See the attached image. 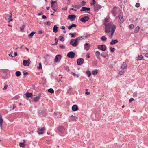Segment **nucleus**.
Instances as JSON below:
<instances>
[{
	"label": "nucleus",
	"mask_w": 148,
	"mask_h": 148,
	"mask_svg": "<svg viewBox=\"0 0 148 148\" xmlns=\"http://www.w3.org/2000/svg\"><path fill=\"white\" fill-rule=\"evenodd\" d=\"M104 25L105 27L104 29L105 32L106 33H109L110 32V29L112 27L113 25H114L113 24L112 22H110L108 23H105Z\"/></svg>",
	"instance_id": "f257e3e1"
},
{
	"label": "nucleus",
	"mask_w": 148,
	"mask_h": 148,
	"mask_svg": "<svg viewBox=\"0 0 148 148\" xmlns=\"http://www.w3.org/2000/svg\"><path fill=\"white\" fill-rule=\"evenodd\" d=\"M80 37L76 38L75 39H72L70 41V44L74 47H76L78 44V41L81 40Z\"/></svg>",
	"instance_id": "f03ea898"
},
{
	"label": "nucleus",
	"mask_w": 148,
	"mask_h": 148,
	"mask_svg": "<svg viewBox=\"0 0 148 148\" xmlns=\"http://www.w3.org/2000/svg\"><path fill=\"white\" fill-rule=\"evenodd\" d=\"M38 113L40 116H46L47 114V112L46 110L45 109H44L42 110L38 111Z\"/></svg>",
	"instance_id": "7ed1b4c3"
},
{
	"label": "nucleus",
	"mask_w": 148,
	"mask_h": 148,
	"mask_svg": "<svg viewBox=\"0 0 148 148\" xmlns=\"http://www.w3.org/2000/svg\"><path fill=\"white\" fill-rule=\"evenodd\" d=\"M98 48L103 51H105L106 50L107 47L106 45H99L97 46Z\"/></svg>",
	"instance_id": "20e7f679"
},
{
	"label": "nucleus",
	"mask_w": 148,
	"mask_h": 148,
	"mask_svg": "<svg viewBox=\"0 0 148 148\" xmlns=\"http://www.w3.org/2000/svg\"><path fill=\"white\" fill-rule=\"evenodd\" d=\"M75 56V54L74 52L73 51H71L69 52L67 54V56L71 59L73 58Z\"/></svg>",
	"instance_id": "39448f33"
},
{
	"label": "nucleus",
	"mask_w": 148,
	"mask_h": 148,
	"mask_svg": "<svg viewBox=\"0 0 148 148\" xmlns=\"http://www.w3.org/2000/svg\"><path fill=\"white\" fill-rule=\"evenodd\" d=\"M61 58L62 56L61 55H57L54 59V62L56 63L59 62L61 60Z\"/></svg>",
	"instance_id": "423d86ee"
},
{
	"label": "nucleus",
	"mask_w": 148,
	"mask_h": 148,
	"mask_svg": "<svg viewBox=\"0 0 148 148\" xmlns=\"http://www.w3.org/2000/svg\"><path fill=\"white\" fill-rule=\"evenodd\" d=\"M31 61L29 59L27 60H23V64L25 66H27L30 64Z\"/></svg>",
	"instance_id": "0eeeda50"
},
{
	"label": "nucleus",
	"mask_w": 148,
	"mask_h": 148,
	"mask_svg": "<svg viewBox=\"0 0 148 148\" xmlns=\"http://www.w3.org/2000/svg\"><path fill=\"white\" fill-rule=\"evenodd\" d=\"M101 8V6L99 4H97L94 5L93 7L94 10L95 12H96L100 9Z\"/></svg>",
	"instance_id": "6e6552de"
},
{
	"label": "nucleus",
	"mask_w": 148,
	"mask_h": 148,
	"mask_svg": "<svg viewBox=\"0 0 148 148\" xmlns=\"http://www.w3.org/2000/svg\"><path fill=\"white\" fill-rule=\"evenodd\" d=\"M84 60L82 58H79L77 60V64L78 65H80L82 64L84 62Z\"/></svg>",
	"instance_id": "1a4fd4ad"
},
{
	"label": "nucleus",
	"mask_w": 148,
	"mask_h": 148,
	"mask_svg": "<svg viewBox=\"0 0 148 148\" xmlns=\"http://www.w3.org/2000/svg\"><path fill=\"white\" fill-rule=\"evenodd\" d=\"M76 17V16L73 14L69 15L68 16V19H70L71 21H73Z\"/></svg>",
	"instance_id": "9d476101"
},
{
	"label": "nucleus",
	"mask_w": 148,
	"mask_h": 148,
	"mask_svg": "<svg viewBox=\"0 0 148 148\" xmlns=\"http://www.w3.org/2000/svg\"><path fill=\"white\" fill-rule=\"evenodd\" d=\"M89 19V18L88 16H85L82 18L80 20L83 22L85 23Z\"/></svg>",
	"instance_id": "9b49d317"
},
{
	"label": "nucleus",
	"mask_w": 148,
	"mask_h": 148,
	"mask_svg": "<svg viewBox=\"0 0 148 148\" xmlns=\"http://www.w3.org/2000/svg\"><path fill=\"white\" fill-rule=\"evenodd\" d=\"M116 27L115 25H113L112 27L111 28V38H112L115 32V30L116 29Z\"/></svg>",
	"instance_id": "f8f14e48"
},
{
	"label": "nucleus",
	"mask_w": 148,
	"mask_h": 148,
	"mask_svg": "<svg viewBox=\"0 0 148 148\" xmlns=\"http://www.w3.org/2000/svg\"><path fill=\"white\" fill-rule=\"evenodd\" d=\"M57 130L60 132L62 133L64 131V129L63 126H60L57 128Z\"/></svg>",
	"instance_id": "ddd939ff"
},
{
	"label": "nucleus",
	"mask_w": 148,
	"mask_h": 148,
	"mask_svg": "<svg viewBox=\"0 0 148 148\" xmlns=\"http://www.w3.org/2000/svg\"><path fill=\"white\" fill-rule=\"evenodd\" d=\"M118 8V7L117 6H115L113 8L112 13L114 16H115L117 14L116 9H117Z\"/></svg>",
	"instance_id": "4468645a"
},
{
	"label": "nucleus",
	"mask_w": 148,
	"mask_h": 148,
	"mask_svg": "<svg viewBox=\"0 0 148 148\" xmlns=\"http://www.w3.org/2000/svg\"><path fill=\"white\" fill-rule=\"evenodd\" d=\"M45 130V128L44 127H42L41 129H39L38 130V134L39 135L43 134V132Z\"/></svg>",
	"instance_id": "2eb2a0df"
},
{
	"label": "nucleus",
	"mask_w": 148,
	"mask_h": 148,
	"mask_svg": "<svg viewBox=\"0 0 148 148\" xmlns=\"http://www.w3.org/2000/svg\"><path fill=\"white\" fill-rule=\"evenodd\" d=\"M41 93H40L38 96H37L35 97L33 99V101L35 102H37L39 99L40 98L41 96Z\"/></svg>",
	"instance_id": "dca6fc26"
},
{
	"label": "nucleus",
	"mask_w": 148,
	"mask_h": 148,
	"mask_svg": "<svg viewBox=\"0 0 148 148\" xmlns=\"http://www.w3.org/2000/svg\"><path fill=\"white\" fill-rule=\"evenodd\" d=\"M90 10V8L89 7H82L80 10V11H89Z\"/></svg>",
	"instance_id": "f3484780"
},
{
	"label": "nucleus",
	"mask_w": 148,
	"mask_h": 148,
	"mask_svg": "<svg viewBox=\"0 0 148 148\" xmlns=\"http://www.w3.org/2000/svg\"><path fill=\"white\" fill-rule=\"evenodd\" d=\"M72 110L73 111H76L78 110V106L76 105H74L72 107Z\"/></svg>",
	"instance_id": "a211bd4d"
},
{
	"label": "nucleus",
	"mask_w": 148,
	"mask_h": 148,
	"mask_svg": "<svg viewBox=\"0 0 148 148\" xmlns=\"http://www.w3.org/2000/svg\"><path fill=\"white\" fill-rule=\"evenodd\" d=\"M77 118V117L73 115H72L70 116V117L69 119V121H76Z\"/></svg>",
	"instance_id": "6ab92c4d"
},
{
	"label": "nucleus",
	"mask_w": 148,
	"mask_h": 148,
	"mask_svg": "<svg viewBox=\"0 0 148 148\" xmlns=\"http://www.w3.org/2000/svg\"><path fill=\"white\" fill-rule=\"evenodd\" d=\"M84 46L85 49L88 51L89 49L90 45L89 43H86L84 44Z\"/></svg>",
	"instance_id": "aec40b11"
},
{
	"label": "nucleus",
	"mask_w": 148,
	"mask_h": 148,
	"mask_svg": "<svg viewBox=\"0 0 148 148\" xmlns=\"http://www.w3.org/2000/svg\"><path fill=\"white\" fill-rule=\"evenodd\" d=\"M26 97L28 98L31 97V98H32L33 95L32 93H29L28 92H27L25 94Z\"/></svg>",
	"instance_id": "412c9836"
},
{
	"label": "nucleus",
	"mask_w": 148,
	"mask_h": 148,
	"mask_svg": "<svg viewBox=\"0 0 148 148\" xmlns=\"http://www.w3.org/2000/svg\"><path fill=\"white\" fill-rule=\"evenodd\" d=\"M118 42V40H112L110 42V45H114L115 44L117 43Z\"/></svg>",
	"instance_id": "4be33fe9"
},
{
	"label": "nucleus",
	"mask_w": 148,
	"mask_h": 148,
	"mask_svg": "<svg viewBox=\"0 0 148 148\" xmlns=\"http://www.w3.org/2000/svg\"><path fill=\"white\" fill-rule=\"evenodd\" d=\"M127 65L126 64V63L125 62H124L122 64L121 66V67L122 69L123 70L126 68H127Z\"/></svg>",
	"instance_id": "5701e85b"
},
{
	"label": "nucleus",
	"mask_w": 148,
	"mask_h": 148,
	"mask_svg": "<svg viewBox=\"0 0 148 148\" xmlns=\"http://www.w3.org/2000/svg\"><path fill=\"white\" fill-rule=\"evenodd\" d=\"M3 122V120L1 116H0V127L2 129L3 128V126H2V123Z\"/></svg>",
	"instance_id": "b1692460"
},
{
	"label": "nucleus",
	"mask_w": 148,
	"mask_h": 148,
	"mask_svg": "<svg viewBox=\"0 0 148 148\" xmlns=\"http://www.w3.org/2000/svg\"><path fill=\"white\" fill-rule=\"evenodd\" d=\"M58 27L56 25H54L53 27V32L56 33L57 32H58Z\"/></svg>",
	"instance_id": "393cba45"
},
{
	"label": "nucleus",
	"mask_w": 148,
	"mask_h": 148,
	"mask_svg": "<svg viewBox=\"0 0 148 148\" xmlns=\"http://www.w3.org/2000/svg\"><path fill=\"white\" fill-rule=\"evenodd\" d=\"M76 26H77V25L76 24L73 23L71 25L69 26L68 27V29L69 30H70L71 29V28L72 27H76Z\"/></svg>",
	"instance_id": "a878e982"
},
{
	"label": "nucleus",
	"mask_w": 148,
	"mask_h": 148,
	"mask_svg": "<svg viewBox=\"0 0 148 148\" xmlns=\"http://www.w3.org/2000/svg\"><path fill=\"white\" fill-rule=\"evenodd\" d=\"M69 35L71 36V38H75L76 35V32L73 33H69Z\"/></svg>",
	"instance_id": "bb28decb"
},
{
	"label": "nucleus",
	"mask_w": 148,
	"mask_h": 148,
	"mask_svg": "<svg viewBox=\"0 0 148 148\" xmlns=\"http://www.w3.org/2000/svg\"><path fill=\"white\" fill-rule=\"evenodd\" d=\"M101 56L104 58H106L108 56V55L107 53L106 52H103L101 54Z\"/></svg>",
	"instance_id": "cd10ccee"
},
{
	"label": "nucleus",
	"mask_w": 148,
	"mask_h": 148,
	"mask_svg": "<svg viewBox=\"0 0 148 148\" xmlns=\"http://www.w3.org/2000/svg\"><path fill=\"white\" fill-rule=\"evenodd\" d=\"M23 141V142H20L19 143V145L20 147H22L25 146V140H24Z\"/></svg>",
	"instance_id": "c85d7f7f"
},
{
	"label": "nucleus",
	"mask_w": 148,
	"mask_h": 148,
	"mask_svg": "<svg viewBox=\"0 0 148 148\" xmlns=\"http://www.w3.org/2000/svg\"><path fill=\"white\" fill-rule=\"evenodd\" d=\"M35 32H32L29 34L28 35V37L29 38H31L32 37L34 34H35Z\"/></svg>",
	"instance_id": "c756f323"
},
{
	"label": "nucleus",
	"mask_w": 148,
	"mask_h": 148,
	"mask_svg": "<svg viewBox=\"0 0 148 148\" xmlns=\"http://www.w3.org/2000/svg\"><path fill=\"white\" fill-rule=\"evenodd\" d=\"M124 21L123 17L119 18V22L120 23H122Z\"/></svg>",
	"instance_id": "7c9ffc66"
},
{
	"label": "nucleus",
	"mask_w": 148,
	"mask_h": 148,
	"mask_svg": "<svg viewBox=\"0 0 148 148\" xmlns=\"http://www.w3.org/2000/svg\"><path fill=\"white\" fill-rule=\"evenodd\" d=\"M58 40L60 41H64V38L62 36H60L58 38Z\"/></svg>",
	"instance_id": "2f4dec72"
},
{
	"label": "nucleus",
	"mask_w": 148,
	"mask_h": 148,
	"mask_svg": "<svg viewBox=\"0 0 148 148\" xmlns=\"http://www.w3.org/2000/svg\"><path fill=\"white\" fill-rule=\"evenodd\" d=\"M86 73L87 74V75L88 77H89L91 75V71H90L89 70H87L86 71Z\"/></svg>",
	"instance_id": "473e14b6"
},
{
	"label": "nucleus",
	"mask_w": 148,
	"mask_h": 148,
	"mask_svg": "<svg viewBox=\"0 0 148 148\" xmlns=\"http://www.w3.org/2000/svg\"><path fill=\"white\" fill-rule=\"evenodd\" d=\"M140 29V27L139 26H137L135 28L134 32L136 33H137Z\"/></svg>",
	"instance_id": "72a5a7b5"
},
{
	"label": "nucleus",
	"mask_w": 148,
	"mask_h": 148,
	"mask_svg": "<svg viewBox=\"0 0 148 148\" xmlns=\"http://www.w3.org/2000/svg\"><path fill=\"white\" fill-rule=\"evenodd\" d=\"M47 91L51 94H53L54 92V90L52 88H50L47 90Z\"/></svg>",
	"instance_id": "f704fd0d"
},
{
	"label": "nucleus",
	"mask_w": 148,
	"mask_h": 148,
	"mask_svg": "<svg viewBox=\"0 0 148 148\" xmlns=\"http://www.w3.org/2000/svg\"><path fill=\"white\" fill-rule=\"evenodd\" d=\"M98 73V70L97 69H95L93 71H92V74L93 75H97Z\"/></svg>",
	"instance_id": "c9c22d12"
},
{
	"label": "nucleus",
	"mask_w": 148,
	"mask_h": 148,
	"mask_svg": "<svg viewBox=\"0 0 148 148\" xmlns=\"http://www.w3.org/2000/svg\"><path fill=\"white\" fill-rule=\"evenodd\" d=\"M97 63V60H94L92 62L93 66H96Z\"/></svg>",
	"instance_id": "e433bc0d"
},
{
	"label": "nucleus",
	"mask_w": 148,
	"mask_h": 148,
	"mask_svg": "<svg viewBox=\"0 0 148 148\" xmlns=\"http://www.w3.org/2000/svg\"><path fill=\"white\" fill-rule=\"evenodd\" d=\"M107 38L105 36H102L101 38V39L102 41H106L107 39Z\"/></svg>",
	"instance_id": "4c0bfd02"
},
{
	"label": "nucleus",
	"mask_w": 148,
	"mask_h": 148,
	"mask_svg": "<svg viewBox=\"0 0 148 148\" xmlns=\"http://www.w3.org/2000/svg\"><path fill=\"white\" fill-rule=\"evenodd\" d=\"M25 26V25L24 24H23V25L22 26H21L20 27V29L21 31L22 32H23L24 31V27Z\"/></svg>",
	"instance_id": "58836bf2"
},
{
	"label": "nucleus",
	"mask_w": 148,
	"mask_h": 148,
	"mask_svg": "<svg viewBox=\"0 0 148 148\" xmlns=\"http://www.w3.org/2000/svg\"><path fill=\"white\" fill-rule=\"evenodd\" d=\"M8 19L9 20V22H10V21H11L12 20V14L11 13H10L9 15Z\"/></svg>",
	"instance_id": "ea45409f"
},
{
	"label": "nucleus",
	"mask_w": 148,
	"mask_h": 148,
	"mask_svg": "<svg viewBox=\"0 0 148 148\" xmlns=\"http://www.w3.org/2000/svg\"><path fill=\"white\" fill-rule=\"evenodd\" d=\"M55 43L54 44H52V45H57L58 44V40L57 39V38H55Z\"/></svg>",
	"instance_id": "a19ab883"
},
{
	"label": "nucleus",
	"mask_w": 148,
	"mask_h": 148,
	"mask_svg": "<svg viewBox=\"0 0 148 148\" xmlns=\"http://www.w3.org/2000/svg\"><path fill=\"white\" fill-rule=\"evenodd\" d=\"M143 58V56L142 55H139L138 56V59L139 60H142Z\"/></svg>",
	"instance_id": "79ce46f5"
},
{
	"label": "nucleus",
	"mask_w": 148,
	"mask_h": 148,
	"mask_svg": "<svg viewBox=\"0 0 148 148\" xmlns=\"http://www.w3.org/2000/svg\"><path fill=\"white\" fill-rule=\"evenodd\" d=\"M59 47L60 48V49H64L65 48V47L64 45H61V44H60L59 45Z\"/></svg>",
	"instance_id": "37998d69"
},
{
	"label": "nucleus",
	"mask_w": 148,
	"mask_h": 148,
	"mask_svg": "<svg viewBox=\"0 0 148 148\" xmlns=\"http://www.w3.org/2000/svg\"><path fill=\"white\" fill-rule=\"evenodd\" d=\"M110 51L111 52H113L115 51V48L114 47L112 48L111 47L110 48Z\"/></svg>",
	"instance_id": "c03bdc74"
},
{
	"label": "nucleus",
	"mask_w": 148,
	"mask_h": 148,
	"mask_svg": "<svg viewBox=\"0 0 148 148\" xmlns=\"http://www.w3.org/2000/svg\"><path fill=\"white\" fill-rule=\"evenodd\" d=\"M134 27V25L133 24H130L129 25V28H130V29H132Z\"/></svg>",
	"instance_id": "a18cd8bd"
},
{
	"label": "nucleus",
	"mask_w": 148,
	"mask_h": 148,
	"mask_svg": "<svg viewBox=\"0 0 148 148\" xmlns=\"http://www.w3.org/2000/svg\"><path fill=\"white\" fill-rule=\"evenodd\" d=\"M51 7H53V5H54V4H55L54 3V1L53 0H51Z\"/></svg>",
	"instance_id": "49530a36"
},
{
	"label": "nucleus",
	"mask_w": 148,
	"mask_h": 148,
	"mask_svg": "<svg viewBox=\"0 0 148 148\" xmlns=\"http://www.w3.org/2000/svg\"><path fill=\"white\" fill-rule=\"evenodd\" d=\"M23 73L24 75H29V73L27 71H24L23 72Z\"/></svg>",
	"instance_id": "de8ad7c7"
},
{
	"label": "nucleus",
	"mask_w": 148,
	"mask_h": 148,
	"mask_svg": "<svg viewBox=\"0 0 148 148\" xmlns=\"http://www.w3.org/2000/svg\"><path fill=\"white\" fill-rule=\"evenodd\" d=\"M137 94H138V93H137V92H134L133 93V97H136L137 96Z\"/></svg>",
	"instance_id": "09e8293b"
},
{
	"label": "nucleus",
	"mask_w": 148,
	"mask_h": 148,
	"mask_svg": "<svg viewBox=\"0 0 148 148\" xmlns=\"http://www.w3.org/2000/svg\"><path fill=\"white\" fill-rule=\"evenodd\" d=\"M122 17H123V14L120 12L118 16V18H119Z\"/></svg>",
	"instance_id": "8fccbe9b"
},
{
	"label": "nucleus",
	"mask_w": 148,
	"mask_h": 148,
	"mask_svg": "<svg viewBox=\"0 0 148 148\" xmlns=\"http://www.w3.org/2000/svg\"><path fill=\"white\" fill-rule=\"evenodd\" d=\"M124 73V71L123 70H121L119 71V74L120 75H122Z\"/></svg>",
	"instance_id": "3c124183"
},
{
	"label": "nucleus",
	"mask_w": 148,
	"mask_h": 148,
	"mask_svg": "<svg viewBox=\"0 0 148 148\" xmlns=\"http://www.w3.org/2000/svg\"><path fill=\"white\" fill-rule=\"evenodd\" d=\"M96 3V1L95 0H92V2L90 3L91 5H92L95 4Z\"/></svg>",
	"instance_id": "603ef678"
},
{
	"label": "nucleus",
	"mask_w": 148,
	"mask_h": 148,
	"mask_svg": "<svg viewBox=\"0 0 148 148\" xmlns=\"http://www.w3.org/2000/svg\"><path fill=\"white\" fill-rule=\"evenodd\" d=\"M86 3V2L85 1H82V4H81V6L82 5L83 6H85V5Z\"/></svg>",
	"instance_id": "864d4df0"
},
{
	"label": "nucleus",
	"mask_w": 148,
	"mask_h": 148,
	"mask_svg": "<svg viewBox=\"0 0 148 148\" xmlns=\"http://www.w3.org/2000/svg\"><path fill=\"white\" fill-rule=\"evenodd\" d=\"M81 6V4L76 5V8L77 9H79Z\"/></svg>",
	"instance_id": "5fc2aeb1"
},
{
	"label": "nucleus",
	"mask_w": 148,
	"mask_h": 148,
	"mask_svg": "<svg viewBox=\"0 0 148 148\" xmlns=\"http://www.w3.org/2000/svg\"><path fill=\"white\" fill-rule=\"evenodd\" d=\"M2 72L3 73H5V75H7V71H6L5 70H2Z\"/></svg>",
	"instance_id": "6e6d98bb"
},
{
	"label": "nucleus",
	"mask_w": 148,
	"mask_h": 148,
	"mask_svg": "<svg viewBox=\"0 0 148 148\" xmlns=\"http://www.w3.org/2000/svg\"><path fill=\"white\" fill-rule=\"evenodd\" d=\"M39 67L38 68V69H41L42 68L41 64V63H39Z\"/></svg>",
	"instance_id": "4d7b16f0"
},
{
	"label": "nucleus",
	"mask_w": 148,
	"mask_h": 148,
	"mask_svg": "<svg viewBox=\"0 0 148 148\" xmlns=\"http://www.w3.org/2000/svg\"><path fill=\"white\" fill-rule=\"evenodd\" d=\"M53 7H51L52 9H54V8H58V6H57V5L54 4V5H53Z\"/></svg>",
	"instance_id": "13d9d810"
},
{
	"label": "nucleus",
	"mask_w": 148,
	"mask_h": 148,
	"mask_svg": "<svg viewBox=\"0 0 148 148\" xmlns=\"http://www.w3.org/2000/svg\"><path fill=\"white\" fill-rule=\"evenodd\" d=\"M135 6L136 7H139L140 6V3H136V4Z\"/></svg>",
	"instance_id": "bf43d9fd"
},
{
	"label": "nucleus",
	"mask_w": 148,
	"mask_h": 148,
	"mask_svg": "<svg viewBox=\"0 0 148 148\" xmlns=\"http://www.w3.org/2000/svg\"><path fill=\"white\" fill-rule=\"evenodd\" d=\"M42 18L43 19H46L47 18V17L46 16L43 15L42 16Z\"/></svg>",
	"instance_id": "052dcab7"
},
{
	"label": "nucleus",
	"mask_w": 148,
	"mask_h": 148,
	"mask_svg": "<svg viewBox=\"0 0 148 148\" xmlns=\"http://www.w3.org/2000/svg\"><path fill=\"white\" fill-rule=\"evenodd\" d=\"M134 99L133 98H131L129 99V102L130 103L131 102L133 101L134 100Z\"/></svg>",
	"instance_id": "680f3d73"
},
{
	"label": "nucleus",
	"mask_w": 148,
	"mask_h": 148,
	"mask_svg": "<svg viewBox=\"0 0 148 148\" xmlns=\"http://www.w3.org/2000/svg\"><path fill=\"white\" fill-rule=\"evenodd\" d=\"M65 70L67 71H69V69L67 66H66L65 67Z\"/></svg>",
	"instance_id": "e2e57ef3"
},
{
	"label": "nucleus",
	"mask_w": 148,
	"mask_h": 148,
	"mask_svg": "<svg viewBox=\"0 0 148 148\" xmlns=\"http://www.w3.org/2000/svg\"><path fill=\"white\" fill-rule=\"evenodd\" d=\"M67 6H65L64 8H62V9L63 10H67Z\"/></svg>",
	"instance_id": "0e129e2a"
},
{
	"label": "nucleus",
	"mask_w": 148,
	"mask_h": 148,
	"mask_svg": "<svg viewBox=\"0 0 148 148\" xmlns=\"http://www.w3.org/2000/svg\"><path fill=\"white\" fill-rule=\"evenodd\" d=\"M47 25H51V23L50 22L48 21L46 23Z\"/></svg>",
	"instance_id": "69168bd1"
},
{
	"label": "nucleus",
	"mask_w": 148,
	"mask_h": 148,
	"mask_svg": "<svg viewBox=\"0 0 148 148\" xmlns=\"http://www.w3.org/2000/svg\"><path fill=\"white\" fill-rule=\"evenodd\" d=\"M86 58H90V56L89 53H88L86 54Z\"/></svg>",
	"instance_id": "338daca9"
},
{
	"label": "nucleus",
	"mask_w": 148,
	"mask_h": 148,
	"mask_svg": "<svg viewBox=\"0 0 148 148\" xmlns=\"http://www.w3.org/2000/svg\"><path fill=\"white\" fill-rule=\"evenodd\" d=\"M42 33V31L41 30H39L38 32V34H41Z\"/></svg>",
	"instance_id": "774afa93"
}]
</instances>
